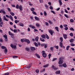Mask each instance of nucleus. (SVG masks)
<instances>
[{
  "instance_id": "obj_1",
  "label": "nucleus",
  "mask_w": 75,
  "mask_h": 75,
  "mask_svg": "<svg viewBox=\"0 0 75 75\" xmlns=\"http://www.w3.org/2000/svg\"><path fill=\"white\" fill-rule=\"evenodd\" d=\"M10 46L12 48H14V49H16V48H17V46L16 45H13V44H11Z\"/></svg>"
},
{
  "instance_id": "obj_2",
  "label": "nucleus",
  "mask_w": 75,
  "mask_h": 75,
  "mask_svg": "<svg viewBox=\"0 0 75 75\" xmlns=\"http://www.w3.org/2000/svg\"><path fill=\"white\" fill-rule=\"evenodd\" d=\"M43 54H42V56L44 57V58H45L47 56V54H46L45 53V51H42V52Z\"/></svg>"
},
{
  "instance_id": "obj_3",
  "label": "nucleus",
  "mask_w": 75,
  "mask_h": 75,
  "mask_svg": "<svg viewBox=\"0 0 75 75\" xmlns=\"http://www.w3.org/2000/svg\"><path fill=\"white\" fill-rule=\"evenodd\" d=\"M62 57H60L59 58V64H62Z\"/></svg>"
},
{
  "instance_id": "obj_4",
  "label": "nucleus",
  "mask_w": 75,
  "mask_h": 75,
  "mask_svg": "<svg viewBox=\"0 0 75 75\" xmlns=\"http://www.w3.org/2000/svg\"><path fill=\"white\" fill-rule=\"evenodd\" d=\"M48 32H49V33H50L51 35H52L53 33H54V30H48Z\"/></svg>"
},
{
  "instance_id": "obj_5",
  "label": "nucleus",
  "mask_w": 75,
  "mask_h": 75,
  "mask_svg": "<svg viewBox=\"0 0 75 75\" xmlns=\"http://www.w3.org/2000/svg\"><path fill=\"white\" fill-rule=\"evenodd\" d=\"M3 36L5 38V40L6 41H7L8 40H7V35L5 34V35H4Z\"/></svg>"
},
{
  "instance_id": "obj_6",
  "label": "nucleus",
  "mask_w": 75,
  "mask_h": 75,
  "mask_svg": "<svg viewBox=\"0 0 75 75\" xmlns=\"http://www.w3.org/2000/svg\"><path fill=\"white\" fill-rule=\"evenodd\" d=\"M45 34H43L41 35V37L42 38H43V39H46V37H45Z\"/></svg>"
},
{
  "instance_id": "obj_7",
  "label": "nucleus",
  "mask_w": 75,
  "mask_h": 75,
  "mask_svg": "<svg viewBox=\"0 0 75 75\" xmlns=\"http://www.w3.org/2000/svg\"><path fill=\"white\" fill-rule=\"evenodd\" d=\"M29 27L30 28H32L33 29H34V28H35V27L34 26L32 25H29Z\"/></svg>"
},
{
  "instance_id": "obj_8",
  "label": "nucleus",
  "mask_w": 75,
  "mask_h": 75,
  "mask_svg": "<svg viewBox=\"0 0 75 75\" xmlns=\"http://www.w3.org/2000/svg\"><path fill=\"white\" fill-rule=\"evenodd\" d=\"M19 8L20 9L21 11H22L23 10V7L21 5H20L19 7Z\"/></svg>"
},
{
  "instance_id": "obj_9",
  "label": "nucleus",
  "mask_w": 75,
  "mask_h": 75,
  "mask_svg": "<svg viewBox=\"0 0 75 75\" xmlns=\"http://www.w3.org/2000/svg\"><path fill=\"white\" fill-rule=\"evenodd\" d=\"M52 68L54 70H57V69H58V68L55 67L54 65L52 66Z\"/></svg>"
},
{
  "instance_id": "obj_10",
  "label": "nucleus",
  "mask_w": 75,
  "mask_h": 75,
  "mask_svg": "<svg viewBox=\"0 0 75 75\" xmlns=\"http://www.w3.org/2000/svg\"><path fill=\"white\" fill-rule=\"evenodd\" d=\"M31 65H32V64L31 63L28 64L27 67V68H31Z\"/></svg>"
},
{
  "instance_id": "obj_11",
  "label": "nucleus",
  "mask_w": 75,
  "mask_h": 75,
  "mask_svg": "<svg viewBox=\"0 0 75 75\" xmlns=\"http://www.w3.org/2000/svg\"><path fill=\"white\" fill-rule=\"evenodd\" d=\"M25 42H27L28 44H30V40L27 39H26V41Z\"/></svg>"
},
{
  "instance_id": "obj_12",
  "label": "nucleus",
  "mask_w": 75,
  "mask_h": 75,
  "mask_svg": "<svg viewBox=\"0 0 75 75\" xmlns=\"http://www.w3.org/2000/svg\"><path fill=\"white\" fill-rule=\"evenodd\" d=\"M63 36L64 39H67V35L64 34L63 35Z\"/></svg>"
},
{
  "instance_id": "obj_13",
  "label": "nucleus",
  "mask_w": 75,
  "mask_h": 75,
  "mask_svg": "<svg viewBox=\"0 0 75 75\" xmlns=\"http://www.w3.org/2000/svg\"><path fill=\"white\" fill-rule=\"evenodd\" d=\"M55 29L57 30V32H59V28H58V27L57 26L55 27Z\"/></svg>"
},
{
  "instance_id": "obj_14",
  "label": "nucleus",
  "mask_w": 75,
  "mask_h": 75,
  "mask_svg": "<svg viewBox=\"0 0 75 75\" xmlns=\"http://www.w3.org/2000/svg\"><path fill=\"white\" fill-rule=\"evenodd\" d=\"M30 49L32 51H34V50H35V48L34 47H30Z\"/></svg>"
},
{
  "instance_id": "obj_15",
  "label": "nucleus",
  "mask_w": 75,
  "mask_h": 75,
  "mask_svg": "<svg viewBox=\"0 0 75 75\" xmlns=\"http://www.w3.org/2000/svg\"><path fill=\"white\" fill-rule=\"evenodd\" d=\"M4 20L5 21H8V19H7V18H6V16H4Z\"/></svg>"
},
{
  "instance_id": "obj_16",
  "label": "nucleus",
  "mask_w": 75,
  "mask_h": 75,
  "mask_svg": "<svg viewBox=\"0 0 75 75\" xmlns=\"http://www.w3.org/2000/svg\"><path fill=\"white\" fill-rule=\"evenodd\" d=\"M26 39V38L22 39H21V42H25Z\"/></svg>"
},
{
  "instance_id": "obj_17",
  "label": "nucleus",
  "mask_w": 75,
  "mask_h": 75,
  "mask_svg": "<svg viewBox=\"0 0 75 75\" xmlns=\"http://www.w3.org/2000/svg\"><path fill=\"white\" fill-rule=\"evenodd\" d=\"M49 64H47L43 66V67H44V68H47V67H49Z\"/></svg>"
},
{
  "instance_id": "obj_18",
  "label": "nucleus",
  "mask_w": 75,
  "mask_h": 75,
  "mask_svg": "<svg viewBox=\"0 0 75 75\" xmlns=\"http://www.w3.org/2000/svg\"><path fill=\"white\" fill-rule=\"evenodd\" d=\"M36 26L37 27H40V25L38 23H36Z\"/></svg>"
},
{
  "instance_id": "obj_19",
  "label": "nucleus",
  "mask_w": 75,
  "mask_h": 75,
  "mask_svg": "<svg viewBox=\"0 0 75 75\" xmlns=\"http://www.w3.org/2000/svg\"><path fill=\"white\" fill-rule=\"evenodd\" d=\"M35 56H36L38 58H40V56L39 55V54H38L37 53H36Z\"/></svg>"
},
{
  "instance_id": "obj_20",
  "label": "nucleus",
  "mask_w": 75,
  "mask_h": 75,
  "mask_svg": "<svg viewBox=\"0 0 75 75\" xmlns=\"http://www.w3.org/2000/svg\"><path fill=\"white\" fill-rule=\"evenodd\" d=\"M59 45L60 47H63V44L62 42H60Z\"/></svg>"
},
{
  "instance_id": "obj_21",
  "label": "nucleus",
  "mask_w": 75,
  "mask_h": 75,
  "mask_svg": "<svg viewBox=\"0 0 75 75\" xmlns=\"http://www.w3.org/2000/svg\"><path fill=\"white\" fill-rule=\"evenodd\" d=\"M56 73L57 74H59L61 73V71L59 70L57 71L56 72Z\"/></svg>"
},
{
  "instance_id": "obj_22",
  "label": "nucleus",
  "mask_w": 75,
  "mask_h": 75,
  "mask_svg": "<svg viewBox=\"0 0 75 75\" xmlns=\"http://www.w3.org/2000/svg\"><path fill=\"white\" fill-rule=\"evenodd\" d=\"M35 20H37L38 21H39V20H40V18H38L37 16H35Z\"/></svg>"
},
{
  "instance_id": "obj_23",
  "label": "nucleus",
  "mask_w": 75,
  "mask_h": 75,
  "mask_svg": "<svg viewBox=\"0 0 75 75\" xmlns=\"http://www.w3.org/2000/svg\"><path fill=\"white\" fill-rule=\"evenodd\" d=\"M19 25L21 27H24V24L22 23H19Z\"/></svg>"
},
{
  "instance_id": "obj_24",
  "label": "nucleus",
  "mask_w": 75,
  "mask_h": 75,
  "mask_svg": "<svg viewBox=\"0 0 75 75\" xmlns=\"http://www.w3.org/2000/svg\"><path fill=\"white\" fill-rule=\"evenodd\" d=\"M4 52L5 54H6L7 52V48H5L4 50Z\"/></svg>"
},
{
  "instance_id": "obj_25",
  "label": "nucleus",
  "mask_w": 75,
  "mask_h": 75,
  "mask_svg": "<svg viewBox=\"0 0 75 75\" xmlns=\"http://www.w3.org/2000/svg\"><path fill=\"white\" fill-rule=\"evenodd\" d=\"M15 23L16 24H17L18 23H19L20 22V21H17V20H15L14 21Z\"/></svg>"
},
{
  "instance_id": "obj_26",
  "label": "nucleus",
  "mask_w": 75,
  "mask_h": 75,
  "mask_svg": "<svg viewBox=\"0 0 75 75\" xmlns=\"http://www.w3.org/2000/svg\"><path fill=\"white\" fill-rule=\"evenodd\" d=\"M11 37L12 38H14V34L12 33V34L11 35Z\"/></svg>"
},
{
  "instance_id": "obj_27",
  "label": "nucleus",
  "mask_w": 75,
  "mask_h": 75,
  "mask_svg": "<svg viewBox=\"0 0 75 75\" xmlns=\"http://www.w3.org/2000/svg\"><path fill=\"white\" fill-rule=\"evenodd\" d=\"M63 66L64 68H66L67 67V64L66 63H64L63 64Z\"/></svg>"
},
{
  "instance_id": "obj_28",
  "label": "nucleus",
  "mask_w": 75,
  "mask_h": 75,
  "mask_svg": "<svg viewBox=\"0 0 75 75\" xmlns=\"http://www.w3.org/2000/svg\"><path fill=\"white\" fill-rule=\"evenodd\" d=\"M30 48L26 47L25 50L27 51H30Z\"/></svg>"
},
{
  "instance_id": "obj_29",
  "label": "nucleus",
  "mask_w": 75,
  "mask_h": 75,
  "mask_svg": "<svg viewBox=\"0 0 75 75\" xmlns=\"http://www.w3.org/2000/svg\"><path fill=\"white\" fill-rule=\"evenodd\" d=\"M10 14H11V15L12 16H14L15 15L14 13L13 12H10Z\"/></svg>"
},
{
  "instance_id": "obj_30",
  "label": "nucleus",
  "mask_w": 75,
  "mask_h": 75,
  "mask_svg": "<svg viewBox=\"0 0 75 75\" xmlns=\"http://www.w3.org/2000/svg\"><path fill=\"white\" fill-rule=\"evenodd\" d=\"M38 37H36L35 38V41H36L38 42Z\"/></svg>"
},
{
  "instance_id": "obj_31",
  "label": "nucleus",
  "mask_w": 75,
  "mask_h": 75,
  "mask_svg": "<svg viewBox=\"0 0 75 75\" xmlns=\"http://www.w3.org/2000/svg\"><path fill=\"white\" fill-rule=\"evenodd\" d=\"M40 39L42 42H44V41H45V40L44 39L42 38H40Z\"/></svg>"
},
{
  "instance_id": "obj_32",
  "label": "nucleus",
  "mask_w": 75,
  "mask_h": 75,
  "mask_svg": "<svg viewBox=\"0 0 75 75\" xmlns=\"http://www.w3.org/2000/svg\"><path fill=\"white\" fill-rule=\"evenodd\" d=\"M7 9L8 11H9V12H11V9H10V8H7Z\"/></svg>"
},
{
  "instance_id": "obj_33",
  "label": "nucleus",
  "mask_w": 75,
  "mask_h": 75,
  "mask_svg": "<svg viewBox=\"0 0 75 75\" xmlns=\"http://www.w3.org/2000/svg\"><path fill=\"white\" fill-rule=\"evenodd\" d=\"M60 41L61 42H62V41H63V38H62V37H61L60 38Z\"/></svg>"
},
{
  "instance_id": "obj_34",
  "label": "nucleus",
  "mask_w": 75,
  "mask_h": 75,
  "mask_svg": "<svg viewBox=\"0 0 75 75\" xmlns=\"http://www.w3.org/2000/svg\"><path fill=\"white\" fill-rule=\"evenodd\" d=\"M59 3L60 6H62V3L61 1V0L59 1Z\"/></svg>"
},
{
  "instance_id": "obj_35",
  "label": "nucleus",
  "mask_w": 75,
  "mask_h": 75,
  "mask_svg": "<svg viewBox=\"0 0 75 75\" xmlns=\"http://www.w3.org/2000/svg\"><path fill=\"white\" fill-rule=\"evenodd\" d=\"M45 7L46 8V9H47L48 8V6L46 4H45Z\"/></svg>"
},
{
  "instance_id": "obj_36",
  "label": "nucleus",
  "mask_w": 75,
  "mask_h": 75,
  "mask_svg": "<svg viewBox=\"0 0 75 75\" xmlns=\"http://www.w3.org/2000/svg\"><path fill=\"white\" fill-rule=\"evenodd\" d=\"M45 35H46L45 37H46V38H47V39H49V37L48 35H47V34H46Z\"/></svg>"
},
{
  "instance_id": "obj_37",
  "label": "nucleus",
  "mask_w": 75,
  "mask_h": 75,
  "mask_svg": "<svg viewBox=\"0 0 75 75\" xmlns=\"http://www.w3.org/2000/svg\"><path fill=\"white\" fill-rule=\"evenodd\" d=\"M56 60H57V58H54L53 59L52 61H56Z\"/></svg>"
},
{
  "instance_id": "obj_38",
  "label": "nucleus",
  "mask_w": 75,
  "mask_h": 75,
  "mask_svg": "<svg viewBox=\"0 0 75 75\" xmlns=\"http://www.w3.org/2000/svg\"><path fill=\"white\" fill-rule=\"evenodd\" d=\"M64 16L66 17V18H69V17H68V15L66 14H64Z\"/></svg>"
},
{
  "instance_id": "obj_39",
  "label": "nucleus",
  "mask_w": 75,
  "mask_h": 75,
  "mask_svg": "<svg viewBox=\"0 0 75 75\" xmlns=\"http://www.w3.org/2000/svg\"><path fill=\"white\" fill-rule=\"evenodd\" d=\"M69 47H70V46H68L66 48V50L67 51H68V50H69Z\"/></svg>"
},
{
  "instance_id": "obj_40",
  "label": "nucleus",
  "mask_w": 75,
  "mask_h": 75,
  "mask_svg": "<svg viewBox=\"0 0 75 75\" xmlns=\"http://www.w3.org/2000/svg\"><path fill=\"white\" fill-rule=\"evenodd\" d=\"M44 46L45 48H47V44H45Z\"/></svg>"
},
{
  "instance_id": "obj_41",
  "label": "nucleus",
  "mask_w": 75,
  "mask_h": 75,
  "mask_svg": "<svg viewBox=\"0 0 75 75\" xmlns=\"http://www.w3.org/2000/svg\"><path fill=\"white\" fill-rule=\"evenodd\" d=\"M32 13L35 15H37V13H36L34 11H32Z\"/></svg>"
},
{
  "instance_id": "obj_42",
  "label": "nucleus",
  "mask_w": 75,
  "mask_h": 75,
  "mask_svg": "<svg viewBox=\"0 0 75 75\" xmlns=\"http://www.w3.org/2000/svg\"><path fill=\"white\" fill-rule=\"evenodd\" d=\"M48 56L49 57V59H50V58H51V54H49Z\"/></svg>"
},
{
  "instance_id": "obj_43",
  "label": "nucleus",
  "mask_w": 75,
  "mask_h": 75,
  "mask_svg": "<svg viewBox=\"0 0 75 75\" xmlns=\"http://www.w3.org/2000/svg\"><path fill=\"white\" fill-rule=\"evenodd\" d=\"M19 5H18V4H17L16 5V8L17 9H18V8H19Z\"/></svg>"
},
{
  "instance_id": "obj_44",
  "label": "nucleus",
  "mask_w": 75,
  "mask_h": 75,
  "mask_svg": "<svg viewBox=\"0 0 75 75\" xmlns=\"http://www.w3.org/2000/svg\"><path fill=\"white\" fill-rule=\"evenodd\" d=\"M13 32L15 33H16L17 32V29H15L13 30Z\"/></svg>"
},
{
  "instance_id": "obj_45",
  "label": "nucleus",
  "mask_w": 75,
  "mask_h": 75,
  "mask_svg": "<svg viewBox=\"0 0 75 75\" xmlns=\"http://www.w3.org/2000/svg\"><path fill=\"white\" fill-rule=\"evenodd\" d=\"M1 48H2V49H3V50H4V49H5V48H6V47L4 46H2Z\"/></svg>"
},
{
  "instance_id": "obj_46",
  "label": "nucleus",
  "mask_w": 75,
  "mask_h": 75,
  "mask_svg": "<svg viewBox=\"0 0 75 75\" xmlns=\"http://www.w3.org/2000/svg\"><path fill=\"white\" fill-rule=\"evenodd\" d=\"M74 41V39H71L70 40V42H72Z\"/></svg>"
},
{
  "instance_id": "obj_47",
  "label": "nucleus",
  "mask_w": 75,
  "mask_h": 75,
  "mask_svg": "<svg viewBox=\"0 0 75 75\" xmlns=\"http://www.w3.org/2000/svg\"><path fill=\"white\" fill-rule=\"evenodd\" d=\"M47 12L45 11H44V15L45 16H47Z\"/></svg>"
},
{
  "instance_id": "obj_48",
  "label": "nucleus",
  "mask_w": 75,
  "mask_h": 75,
  "mask_svg": "<svg viewBox=\"0 0 75 75\" xmlns=\"http://www.w3.org/2000/svg\"><path fill=\"white\" fill-rule=\"evenodd\" d=\"M53 49H54V47H51L50 48V50L51 51H52V50H53Z\"/></svg>"
},
{
  "instance_id": "obj_49",
  "label": "nucleus",
  "mask_w": 75,
  "mask_h": 75,
  "mask_svg": "<svg viewBox=\"0 0 75 75\" xmlns=\"http://www.w3.org/2000/svg\"><path fill=\"white\" fill-rule=\"evenodd\" d=\"M70 30H71V31H74V28H70Z\"/></svg>"
},
{
  "instance_id": "obj_50",
  "label": "nucleus",
  "mask_w": 75,
  "mask_h": 75,
  "mask_svg": "<svg viewBox=\"0 0 75 75\" xmlns=\"http://www.w3.org/2000/svg\"><path fill=\"white\" fill-rule=\"evenodd\" d=\"M35 9L33 8H32L30 9L31 11H34Z\"/></svg>"
},
{
  "instance_id": "obj_51",
  "label": "nucleus",
  "mask_w": 75,
  "mask_h": 75,
  "mask_svg": "<svg viewBox=\"0 0 75 75\" xmlns=\"http://www.w3.org/2000/svg\"><path fill=\"white\" fill-rule=\"evenodd\" d=\"M70 22H71V23H73L74 22V19H71L70 20Z\"/></svg>"
},
{
  "instance_id": "obj_52",
  "label": "nucleus",
  "mask_w": 75,
  "mask_h": 75,
  "mask_svg": "<svg viewBox=\"0 0 75 75\" xmlns=\"http://www.w3.org/2000/svg\"><path fill=\"white\" fill-rule=\"evenodd\" d=\"M64 29L65 30H68V28L67 27H66L64 28Z\"/></svg>"
},
{
  "instance_id": "obj_53",
  "label": "nucleus",
  "mask_w": 75,
  "mask_h": 75,
  "mask_svg": "<svg viewBox=\"0 0 75 75\" xmlns=\"http://www.w3.org/2000/svg\"><path fill=\"white\" fill-rule=\"evenodd\" d=\"M35 45L36 47H38V44L36 42H35Z\"/></svg>"
},
{
  "instance_id": "obj_54",
  "label": "nucleus",
  "mask_w": 75,
  "mask_h": 75,
  "mask_svg": "<svg viewBox=\"0 0 75 75\" xmlns=\"http://www.w3.org/2000/svg\"><path fill=\"white\" fill-rule=\"evenodd\" d=\"M71 46H72V47H74V46H75V44L73 43H71L70 44Z\"/></svg>"
},
{
  "instance_id": "obj_55",
  "label": "nucleus",
  "mask_w": 75,
  "mask_h": 75,
  "mask_svg": "<svg viewBox=\"0 0 75 75\" xmlns=\"http://www.w3.org/2000/svg\"><path fill=\"white\" fill-rule=\"evenodd\" d=\"M45 71V69H43L42 70H41L40 71V72H42L44 71Z\"/></svg>"
},
{
  "instance_id": "obj_56",
  "label": "nucleus",
  "mask_w": 75,
  "mask_h": 75,
  "mask_svg": "<svg viewBox=\"0 0 75 75\" xmlns=\"http://www.w3.org/2000/svg\"><path fill=\"white\" fill-rule=\"evenodd\" d=\"M2 12L3 13H4V14H5L6 12L4 11H3V10H2Z\"/></svg>"
},
{
  "instance_id": "obj_57",
  "label": "nucleus",
  "mask_w": 75,
  "mask_h": 75,
  "mask_svg": "<svg viewBox=\"0 0 75 75\" xmlns=\"http://www.w3.org/2000/svg\"><path fill=\"white\" fill-rule=\"evenodd\" d=\"M8 34H9L11 35V34H12L13 33H11V32H10V31H9L8 32Z\"/></svg>"
},
{
  "instance_id": "obj_58",
  "label": "nucleus",
  "mask_w": 75,
  "mask_h": 75,
  "mask_svg": "<svg viewBox=\"0 0 75 75\" xmlns=\"http://www.w3.org/2000/svg\"><path fill=\"white\" fill-rule=\"evenodd\" d=\"M36 73H38V72H39V70H38V69H37L36 70Z\"/></svg>"
},
{
  "instance_id": "obj_59",
  "label": "nucleus",
  "mask_w": 75,
  "mask_h": 75,
  "mask_svg": "<svg viewBox=\"0 0 75 75\" xmlns=\"http://www.w3.org/2000/svg\"><path fill=\"white\" fill-rule=\"evenodd\" d=\"M70 35L71 36V37H73V33H71L70 34Z\"/></svg>"
},
{
  "instance_id": "obj_60",
  "label": "nucleus",
  "mask_w": 75,
  "mask_h": 75,
  "mask_svg": "<svg viewBox=\"0 0 75 75\" xmlns=\"http://www.w3.org/2000/svg\"><path fill=\"white\" fill-rule=\"evenodd\" d=\"M51 12H52V13H53V14H55V12L54 11H51Z\"/></svg>"
},
{
  "instance_id": "obj_61",
  "label": "nucleus",
  "mask_w": 75,
  "mask_h": 75,
  "mask_svg": "<svg viewBox=\"0 0 75 75\" xmlns=\"http://www.w3.org/2000/svg\"><path fill=\"white\" fill-rule=\"evenodd\" d=\"M13 58H18V56H14L13 57Z\"/></svg>"
},
{
  "instance_id": "obj_62",
  "label": "nucleus",
  "mask_w": 75,
  "mask_h": 75,
  "mask_svg": "<svg viewBox=\"0 0 75 75\" xmlns=\"http://www.w3.org/2000/svg\"><path fill=\"white\" fill-rule=\"evenodd\" d=\"M9 75V73L7 72L5 73V75Z\"/></svg>"
},
{
  "instance_id": "obj_63",
  "label": "nucleus",
  "mask_w": 75,
  "mask_h": 75,
  "mask_svg": "<svg viewBox=\"0 0 75 75\" xmlns=\"http://www.w3.org/2000/svg\"><path fill=\"white\" fill-rule=\"evenodd\" d=\"M64 11L65 12V13H68V12L67 11V10L66 9H64Z\"/></svg>"
},
{
  "instance_id": "obj_64",
  "label": "nucleus",
  "mask_w": 75,
  "mask_h": 75,
  "mask_svg": "<svg viewBox=\"0 0 75 75\" xmlns=\"http://www.w3.org/2000/svg\"><path fill=\"white\" fill-rule=\"evenodd\" d=\"M54 47H55L56 48V49H58V46H54Z\"/></svg>"
}]
</instances>
